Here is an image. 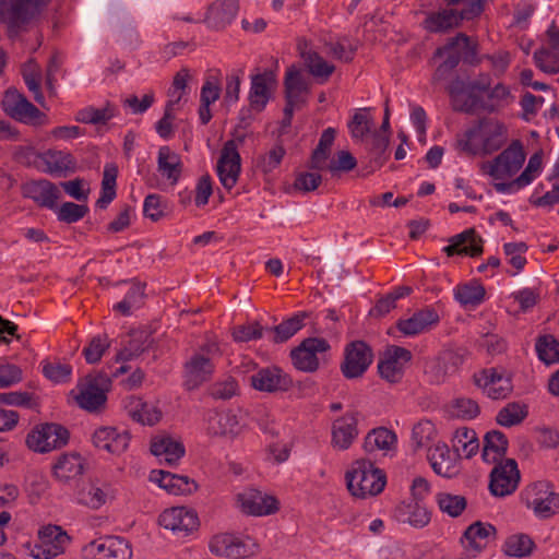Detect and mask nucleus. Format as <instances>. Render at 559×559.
Wrapping results in <instances>:
<instances>
[{
  "mask_svg": "<svg viewBox=\"0 0 559 559\" xmlns=\"http://www.w3.org/2000/svg\"><path fill=\"white\" fill-rule=\"evenodd\" d=\"M432 59H442L431 78V83L437 85L447 81L461 61L469 66L480 62L478 43L465 33H457L435 50Z\"/></svg>",
  "mask_w": 559,
  "mask_h": 559,
  "instance_id": "f257e3e1",
  "label": "nucleus"
},
{
  "mask_svg": "<svg viewBox=\"0 0 559 559\" xmlns=\"http://www.w3.org/2000/svg\"><path fill=\"white\" fill-rule=\"evenodd\" d=\"M491 78L489 74H479L478 78L468 81V86L462 103L453 105L455 111L473 115L481 110L484 93L488 90Z\"/></svg>",
  "mask_w": 559,
  "mask_h": 559,
  "instance_id": "72a5a7b5",
  "label": "nucleus"
},
{
  "mask_svg": "<svg viewBox=\"0 0 559 559\" xmlns=\"http://www.w3.org/2000/svg\"><path fill=\"white\" fill-rule=\"evenodd\" d=\"M509 98H511V92L506 84L497 83L495 86H491L490 81L488 90L484 93L480 111L487 114L498 112L508 105Z\"/></svg>",
  "mask_w": 559,
  "mask_h": 559,
  "instance_id": "09e8293b",
  "label": "nucleus"
},
{
  "mask_svg": "<svg viewBox=\"0 0 559 559\" xmlns=\"http://www.w3.org/2000/svg\"><path fill=\"white\" fill-rule=\"evenodd\" d=\"M88 206L85 204H76L73 202H64L57 211L59 222L73 224L81 221L87 213Z\"/></svg>",
  "mask_w": 559,
  "mask_h": 559,
  "instance_id": "69168bd1",
  "label": "nucleus"
},
{
  "mask_svg": "<svg viewBox=\"0 0 559 559\" xmlns=\"http://www.w3.org/2000/svg\"><path fill=\"white\" fill-rule=\"evenodd\" d=\"M213 371L212 360L202 353H195L185 365V385L194 390L209 381Z\"/></svg>",
  "mask_w": 559,
  "mask_h": 559,
  "instance_id": "7c9ffc66",
  "label": "nucleus"
},
{
  "mask_svg": "<svg viewBox=\"0 0 559 559\" xmlns=\"http://www.w3.org/2000/svg\"><path fill=\"white\" fill-rule=\"evenodd\" d=\"M306 317V313L298 312L287 320H284L278 325L265 328L266 338L275 344L287 342L304 328Z\"/></svg>",
  "mask_w": 559,
  "mask_h": 559,
  "instance_id": "37998d69",
  "label": "nucleus"
},
{
  "mask_svg": "<svg viewBox=\"0 0 559 559\" xmlns=\"http://www.w3.org/2000/svg\"><path fill=\"white\" fill-rule=\"evenodd\" d=\"M330 348L325 338L308 337L292 349L290 359L297 370L312 373L319 369L321 361H326L325 354Z\"/></svg>",
  "mask_w": 559,
  "mask_h": 559,
  "instance_id": "0eeeda50",
  "label": "nucleus"
},
{
  "mask_svg": "<svg viewBox=\"0 0 559 559\" xmlns=\"http://www.w3.org/2000/svg\"><path fill=\"white\" fill-rule=\"evenodd\" d=\"M44 4V0H1L0 22L7 26L10 36H15Z\"/></svg>",
  "mask_w": 559,
  "mask_h": 559,
  "instance_id": "423d86ee",
  "label": "nucleus"
},
{
  "mask_svg": "<svg viewBox=\"0 0 559 559\" xmlns=\"http://www.w3.org/2000/svg\"><path fill=\"white\" fill-rule=\"evenodd\" d=\"M366 140V147L370 155V163L373 169L380 168L388 160L386 153L390 138L381 132H372Z\"/></svg>",
  "mask_w": 559,
  "mask_h": 559,
  "instance_id": "8fccbe9b",
  "label": "nucleus"
},
{
  "mask_svg": "<svg viewBox=\"0 0 559 559\" xmlns=\"http://www.w3.org/2000/svg\"><path fill=\"white\" fill-rule=\"evenodd\" d=\"M69 431L59 424H41L33 428L26 437L29 450L46 453L68 443Z\"/></svg>",
  "mask_w": 559,
  "mask_h": 559,
  "instance_id": "1a4fd4ad",
  "label": "nucleus"
},
{
  "mask_svg": "<svg viewBox=\"0 0 559 559\" xmlns=\"http://www.w3.org/2000/svg\"><path fill=\"white\" fill-rule=\"evenodd\" d=\"M454 447L457 452H462L466 459L475 455L479 448V441L475 430L461 427L457 428L454 435Z\"/></svg>",
  "mask_w": 559,
  "mask_h": 559,
  "instance_id": "052dcab7",
  "label": "nucleus"
},
{
  "mask_svg": "<svg viewBox=\"0 0 559 559\" xmlns=\"http://www.w3.org/2000/svg\"><path fill=\"white\" fill-rule=\"evenodd\" d=\"M357 413L347 412L342 417L336 418L332 424L333 448L347 450L358 436Z\"/></svg>",
  "mask_w": 559,
  "mask_h": 559,
  "instance_id": "c85d7f7f",
  "label": "nucleus"
},
{
  "mask_svg": "<svg viewBox=\"0 0 559 559\" xmlns=\"http://www.w3.org/2000/svg\"><path fill=\"white\" fill-rule=\"evenodd\" d=\"M485 295V287L477 282L457 285L454 288L455 300L464 307L479 306L484 301Z\"/></svg>",
  "mask_w": 559,
  "mask_h": 559,
  "instance_id": "864d4df0",
  "label": "nucleus"
},
{
  "mask_svg": "<svg viewBox=\"0 0 559 559\" xmlns=\"http://www.w3.org/2000/svg\"><path fill=\"white\" fill-rule=\"evenodd\" d=\"M485 4L486 0H471L460 10L447 5L437 11L427 12L421 26L429 33H448L460 27L464 21H473L479 17L485 11Z\"/></svg>",
  "mask_w": 559,
  "mask_h": 559,
  "instance_id": "7ed1b4c3",
  "label": "nucleus"
},
{
  "mask_svg": "<svg viewBox=\"0 0 559 559\" xmlns=\"http://www.w3.org/2000/svg\"><path fill=\"white\" fill-rule=\"evenodd\" d=\"M440 317L435 308L426 307L416 311L407 319H400L396 322L397 330L405 336H415L429 331L437 325Z\"/></svg>",
  "mask_w": 559,
  "mask_h": 559,
  "instance_id": "cd10ccee",
  "label": "nucleus"
},
{
  "mask_svg": "<svg viewBox=\"0 0 559 559\" xmlns=\"http://www.w3.org/2000/svg\"><path fill=\"white\" fill-rule=\"evenodd\" d=\"M507 129L503 123L481 118L477 123L457 135L455 148L467 155L491 154L502 147Z\"/></svg>",
  "mask_w": 559,
  "mask_h": 559,
  "instance_id": "f03ea898",
  "label": "nucleus"
},
{
  "mask_svg": "<svg viewBox=\"0 0 559 559\" xmlns=\"http://www.w3.org/2000/svg\"><path fill=\"white\" fill-rule=\"evenodd\" d=\"M528 250V247L525 242H507L503 245V252L507 257L508 263L515 269L514 272L510 274L512 276L516 275L520 271H522L526 264V258L524 254Z\"/></svg>",
  "mask_w": 559,
  "mask_h": 559,
  "instance_id": "e2e57ef3",
  "label": "nucleus"
},
{
  "mask_svg": "<svg viewBox=\"0 0 559 559\" xmlns=\"http://www.w3.org/2000/svg\"><path fill=\"white\" fill-rule=\"evenodd\" d=\"M150 480L171 495H190L198 489V485L188 476L173 474L170 472L154 469L150 474Z\"/></svg>",
  "mask_w": 559,
  "mask_h": 559,
  "instance_id": "473e14b6",
  "label": "nucleus"
},
{
  "mask_svg": "<svg viewBox=\"0 0 559 559\" xmlns=\"http://www.w3.org/2000/svg\"><path fill=\"white\" fill-rule=\"evenodd\" d=\"M436 502L440 511L450 518H459L467 507V500L464 496L450 492H438Z\"/></svg>",
  "mask_w": 559,
  "mask_h": 559,
  "instance_id": "4d7b16f0",
  "label": "nucleus"
},
{
  "mask_svg": "<svg viewBox=\"0 0 559 559\" xmlns=\"http://www.w3.org/2000/svg\"><path fill=\"white\" fill-rule=\"evenodd\" d=\"M497 528L489 522L475 521L461 536V544L467 554L476 556L484 551L491 539H496Z\"/></svg>",
  "mask_w": 559,
  "mask_h": 559,
  "instance_id": "b1692460",
  "label": "nucleus"
},
{
  "mask_svg": "<svg viewBox=\"0 0 559 559\" xmlns=\"http://www.w3.org/2000/svg\"><path fill=\"white\" fill-rule=\"evenodd\" d=\"M23 79L29 92L33 93L34 99L38 104H43L44 95L40 88L41 74L35 62L31 61L28 68L24 69Z\"/></svg>",
  "mask_w": 559,
  "mask_h": 559,
  "instance_id": "338daca9",
  "label": "nucleus"
},
{
  "mask_svg": "<svg viewBox=\"0 0 559 559\" xmlns=\"http://www.w3.org/2000/svg\"><path fill=\"white\" fill-rule=\"evenodd\" d=\"M508 439L499 430L488 431L484 437L483 460L487 463H496L506 455Z\"/></svg>",
  "mask_w": 559,
  "mask_h": 559,
  "instance_id": "49530a36",
  "label": "nucleus"
},
{
  "mask_svg": "<svg viewBox=\"0 0 559 559\" xmlns=\"http://www.w3.org/2000/svg\"><path fill=\"white\" fill-rule=\"evenodd\" d=\"M75 501L91 510H99L114 497L111 484L102 479H88L78 486Z\"/></svg>",
  "mask_w": 559,
  "mask_h": 559,
  "instance_id": "a211bd4d",
  "label": "nucleus"
},
{
  "mask_svg": "<svg viewBox=\"0 0 559 559\" xmlns=\"http://www.w3.org/2000/svg\"><path fill=\"white\" fill-rule=\"evenodd\" d=\"M412 357V353L407 348L389 345L378 362L380 377L390 383L401 382L406 365L411 362Z\"/></svg>",
  "mask_w": 559,
  "mask_h": 559,
  "instance_id": "2eb2a0df",
  "label": "nucleus"
},
{
  "mask_svg": "<svg viewBox=\"0 0 559 559\" xmlns=\"http://www.w3.org/2000/svg\"><path fill=\"white\" fill-rule=\"evenodd\" d=\"M523 498L526 507L540 519H548L559 512V495L547 481H536L530 485L524 490Z\"/></svg>",
  "mask_w": 559,
  "mask_h": 559,
  "instance_id": "6e6552de",
  "label": "nucleus"
},
{
  "mask_svg": "<svg viewBox=\"0 0 559 559\" xmlns=\"http://www.w3.org/2000/svg\"><path fill=\"white\" fill-rule=\"evenodd\" d=\"M372 361V348L364 341H353L344 348L341 371L346 379H357L364 376Z\"/></svg>",
  "mask_w": 559,
  "mask_h": 559,
  "instance_id": "9b49d317",
  "label": "nucleus"
},
{
  "mask_svg": "<svg viewBox=\"0 0 559 559\" xmlns=\"http://www.w3.org/2000/svg\"><path fill=\"white\" fill-rule=\"evenodd\" d=\"M238 9V0H216L209 7L204 22L210 28H224L234 21Z\"/></svg>",
  "mask_w": 559,
  "mask_h": 559,
  "instance_id": "e433bc0d",
  "label": "nucleus"
},
{
  "mask_svg": "<svg viewBox=\"0 0 559 559\" xmlns=\"http://www.w3.org/2000/svg\"><path fill=\"white\" fill-rule=\"evenodd\" d=\"M25 198L33 200L38 206L53 210L61 193L58 187L47 180L38 179L25 182L22 186Z\"/></svg>",
  "mask_w": 559,
  "mask_h": 559,
  "instance_id": "a878e982",
  "label": "nucleus"
},
{
  "mask_svg": "<svg viewBox=\"0 0 559 559\" xmlns=\"http://www.w3.org/2000/svg\"><path fill=\"white\" fill-rule=\"evenodd\" d=\"M373 126L374 121L369 115L368 108L356 110L347 124L352 138L359 141H365V139L371 134Z\"/></svg>",
  "mask_w": 559,
  "mask_h": 559,
  "instance_id": "5fc2aeb1",
  "label": "nucleus"
},
{
  "mask_svg": "<svg viewBox=\"0 0 559 559\" xmlns=\"http://www.w3.org/2000/svg\"><path fill=\"white\" fill-rule=\"evenodd\" d=\"M449 255L478 257L483 253V239L474 228H468L450 239V245L443 248Z\"/></svg>",
  "mask_w": 559,
  "mask_h": 559,
  "instance_id": "2f4dec72",
  "label": "nucleus"
},
{
  "mask_svg": "<svg viewBox=\"0 0 559 559\" xmlns=\"http://www.w3.org/2000/svg\"><path fill=\"white\" fill-rule=\"evenodd\" d=\"M209 547L212 554L229 559H246L258 551V545L252 539H242L227 533L214 536Z\"/></svg>",
  "mask_w": 559,
  "mask_h": 559,
  "instance_id": "ddd939ff",
  "label": "nucleus"
},
{
  "mask_svg": "<svg viewBox=\"0 0 559 559\" xmlns=\"http://www.w3.org/2000/svg\"><path fill=\"white\" fill-rule=\"evenodd\" d=\"M535 348L538 358L546 365L559 362V342L552 335L540 336Z\"/></svg>",
  "mask_w": 559,
  "mask_h": 559,
  "instance_id": "680f3d73",
  "label": "nucleus"
},
{
  "mask_svg": "<svg viewBox=\"0 0 559 559\" xmlns=\"http://www.w3.org/2000/svg\"><path fill=\"white\" fill-rule=\"evenodd\" d=\"M474 383L491 400H503L510 395L511 378L496 368H487L474 374Z\"/></svg>",
  "mask_w": 559,
  "mask_h": 559,
  "instance_id": "6ab92c4d",
  "label": "nucleus"
},
{
  "mask_svg": "<svg viewBox=\"0 0 559 559\" xmlns=\"http://www.w3.org/2000/svg\"><path fill=\"white\" fill-rule=\"evenodd\" d=\"M394 518L403 524L415 528H423L431 521V513L423 502L406 500L399 503L394 510Z\"/></svg>",
  "mask_w": 559,
  "mask_h": 559,
  "instance_id": "f704fd0d",
  "label": "nucleus"
},
{
  "mask_svg": "<svg viewBox=\"0 0 559 559\" xmlns=\"http://www.w3.org/2000/svg\"><path fill=\"white\" fill-rule=\"evenodd\" d=\"M2 109L11 118L24 123H34L41 116L40 110L16 90L5 92Z\"/></svg>",
  "mask_w": 559,
  "mask_h": 559,
  "instance_id": "393cba45",
  "label": "nucleus"
},
{
  "mask_svg": "<svg viewBox=\"0 0 559 559\" xmlns=\"http://www.w3.org/2000/svg\"><path fill=\"white\" fill-rule=\"evenodd\" d=\"M238 501L245 513L255 516L269 515L278 509V502L274 497L257 490L238 495Z\"/></svg>",
  "mask_w": 559,
  "mask_h": 559,
  "instance_id": "c9c22d12",
  "label": "nucleus"
},
{
  "mask_svg": "<svg viewBox=\"0 0 559 559\" xmlns=\"http://www.w3.org/2000/svg\"><path fill=\"white\" fill-rule=\"evenodd\" d=\"M253 389L260 392L278 393L287 392L293 386L292 377L277 366H269L259 369L250 377Z\"/></svg>",
  "mask_w": 559,
  "mask_h": 559,
  "instance_id": "aec40b11",
  "label": "nucleus"
},
{
  "mask_svg": "<svg viewBox=\"0 0 559 559\" xmlns=\"http://www.w3.org/2000/svg\"><path fill=\"white\" fill-rule=\"evenodd\" d=\"M526 154L520 140H513L489 164L488 175L495 179H503L515 175L523 166Z\"/></svg>",
  "mask_w": 559,
  "mask_h": 559,
  "instance_id": "4468645a",
  "label": "nucleus"
},
{
  "mask_svg": "<svg viewBox=\"0 0 559 559\" xmlns=\"http://www.w3.org/2000/svg\"><path fill=\"white\" fill-rule=\"evenodd\" d=\"M36 167L43 173L61 177L76 171V159L66 151L47 150L36 154Z\"/></svg>",
  "mask_w": 559,
  "mask_h": 559,
  "instance_id": "412c9836",
  "label": "nucleus"
},
{
  "mask_svg": "<svg viewBox=\"0 0 559 559\" xmlns=\"http://www.w3.org/2000/svg\"><path fill=\"white\" fill-rule=\"evenodd\" d=\"M109 346L110 342L108 336L106 334H98L92 337L87 346L83 348L82 355L87 364H96L102 359Z\"/></svg>",
  "mask_w": 559,
  "mask_h": 559,
  "instance_id": "0e129e2a",
  "label": "nucleus"
},
{
  "mask_svg": "<svg viewBox=\"0 0 559 559\" xmlns=\"http://www.w3.org/2000/svg\"><path fill=\"white\" fill-rule=\"evenodd\" d=\"M542 153H534L522 174L514 180L518 189L528 186L539 175L542 170Z\"/></svg>",
  "mask_w": 559,
  "mask_h": 559,
  "instance_id": "774afa93",
  "label": "nucleus"
},
{
  "mask_svg": "<svg viewBox=\"0 0 559 559\" xmlns=\"http://www.w3.org/2000/svg\"><path fill=\"white\" fill-rule=\"evenodd\" d=\"M427 457L437 475L452 478L459 474V455L453 454L447 444L429 448Z\"/></svg>",
  "mask_w": 559,
  "mask_h": 559,
  "instance_id": "c756f323",
  "label": "nucleus"
},
{
  "mask_svg": "<svg viewBox=\"0 0 559 559\" xmlns=\"http://www.w3.org/2000/svg\"><path fill=\"white\" fill-rule=\"evenodd\" d=\"M396 442V435L384 427L374 428L367 433L364 440V449L368 453L378 450L388 451Z\"/></svg>",
  "mask_w": 559,
  "mask_h": 559,
  "instance_id": "603ef678",
  "label": "nucleus"
},
{
  "mask_svg": "<svg viewBox=\"0 0 559 559\" xmlns=\"http://www.w3.org/2000/svg\"><path fill=\"white\" fill-rule=\"evenodd\" d=\"M84 461L78 453L62 454L53 465V475L61 483H68L81 476Z\"/></svg>",
  "mask_w": 559,
  "mask_h": 559,
  "instance_id": "c03bdc74",
  "label": "nucleus"
},
{
  "mask_svg": "<svg viewBox=\"0 0 559 559\" xmlns=\"http://www.w3.org/2000/svg\"><path fill=\"white\" fill-rule=\"evenodd\" d=\"M70 536L61 526L47 525L38 532V543L31 547L29 555L35 559H55L64 552Z\"/></svg>",
  "mask_w": 559,
  "mask_h": 559,
  "instance_id": "9d476101",
  "label": "nucleus"
},
{
  "mask_svg": "<svg viewBox=\"0 0 559 559\" xmlns=\"http://www.w3.org/2000/svg\"><path fill=\"white\" fill-rule=\"evenodd\" d=\"M346 483L353 496L365 499L379 495L384 489L386 477L372 462L357 460L346 473Z\"/></svg>",
  "mask_w": 559,
  "mask_h": 559,
  "instance_id": "20e7f679",
  "label": "nucleus"
},
{
  "mask_svg": "<svg viewBox=\"0 0 559 559\" xmlns=\"http://www.w3.org/2000/svg\"><path fill=\"white\" fill-rule=\"evenodd\" d=\"M151 452L168 465L176 464L186 453L185 445L170 437H156L151 442Z\"/></svg>",
  "mask_w": 559,
  "mask_h": 559,
  "instance_id": "79ce46f5",
  "label": "nucleus"
},
{
  "mask_svg": "<svg viewBox=\"0 0 559 559\" xmlns=\"http://www.w3.org/2000/svg\"><path fill=\"white\" fill-rule=\"evenodd\" d=\"M307 71L319 84H324L335 71V66L328 62L321 55L314 50L301 52Z\"/></svg>",
  "mask_w": 559,
  "mask_h": 559,
  "instance_id": "a18cd8bd",
  "label": "nucleus"
},
{
  "mask_svg": "<svg viewBox=\"0 0 559 559\" xmlns=\"http://www.w3.org/2000/svg\"><path fill=\"white\" fill-rule=\"evenodd\" d=\"M528 415L527 406L518 402L508 403L497 416V423L502 427H512L521 424Z\"/></svg>",
  "mask_w": 559,
  "mask_h": 559,
  "instance_id": "bf43d9fd",
  "label": "nucleus"
},
{
  "mask_svg": "<svg viewBox=\"0 0 559 559\" xmlns=\"http://www.w3.org/2000/svg\"><path fill=\"white\" fill-rule=\"evenodd\" d=\"M238 425V418L233 412H214L209 416L206 429L211 436H226L236 433Z\"/></svg>",
  "mask_w": 559,
  "mask_h": 559,
  "instance_id": "de8ad7c7",
  "label": "nucleus"
},
{
  "mask_svg": "<svg viewBox=\"0 0 559 559\" xmlns=\"http://www.w3.org/2000/svg\"><path fill=\"white\" fill-rule=\"evenodd\" d=\"M520 481L518 463L513 459L500 461L490 473L489 491L495 497L513 493Z\"/></svg>",
  "mask_w": 559,
  "mask_h": 559,
  "instance_id": "f3484780",
  "label": "nucleus"
},
{
  "mask_svg": "<svg viewBox=\"0 0 559 559\" xmlns=\"http://www.w3.org/2000/svg\"><path fill=\"white\" fill-rule=\"evenodd\" d=\"M534 540L524 533L508 536L502 545V552L509 557L523 558L530 556L535 549Z\"/></svg>",
  "mask_w": 559,
  "mask_h": 559,
  "instance_id": "3c124183",
  "label": "nucleus"
},
{
  "mask_svg": "<svg viewBox=\"0 0 559 559\" xmlns=\"http://www.w3.org/2000/svg\"><path fill=\"white\" fill-rule=\"evenodd\" d=\"M83 552L88 559H131L132 548L130 543L119 536H102L83 547Z\"/></svg>",
  "mask_w": 559,
  "mask_h": 559,
  "instance_id": "f8f14e48",
  "label": "nucleus"
},
{
  "mask_svg": "<svg viewBox=\"0 0 559 559\" xmlns=\"http://www.w3.org/2000/svg\"><path fill=\"white\" fill-rule=\"evenodd\" d=\"M277 88V75L275 71L265 69L250 75V90L248 93V103L255 112H262L273 98Z\"/></svg>",
  "mask_w": 559,
  "mask_h": 559,
  "instance_id": "dca6fc26",
  "label": "nucleus"
},
{
  "mask_svg": "<svg viewBox=\"0 0 559 559\" xmlns=\"http://www.w3.org/2000/svg\"><path fill=\"white\" fill-rule=\"evenodd\" d=\"M546 35L548 38L549 48L542 47L537 49L533 55V59L535 66L539 70L545 73L555 74L559 72V67L548 62V59L551 56V51L559 52V27L556 25L555 21H552L548 26Z\"/></svg>",
  "mask_w": 559,
  "mask_h": 559,
  "instance_id": "ea45409f",
  "label": "nucleus"
},
{
  "mask_svg": "<svg viewBox=\"0 0 559 559\" xmlns=\"http://www.w3.org/2000/svg\"><path fill=\"white\" fill-rule=\"evenodd\" d=\"M110 388L111 378L108 373L102 371L87 374L78 382L74 399L81 408L91 413L97 412L105 406Z\"/></svg>",
  "mask_w": 559,
  "mask_h": 559,
  "instance_id": "39448f33",
  "label": "nucleus"
},
{
  "mask_svg": "<svg viewBox=\"0 0 559 559\" xmlns=\"http://www.w3.org/2000/svg\"><path fill=\"white\" fill-rule=\"evenodd\" d=\"M310 82L296 66L287 68L284 76V97L307 104Z\"/></svg>",
  "mask_w": 559,
  "mask_h": 559,
  "instance_id": "4c0bfd02",
  "label": "nucleus"
},
{
  "mask_svg": "<svg viewBox=\"0 0 559 559\" xmlns=\"http://www.w3.org/2000/svg\"><path fill=\"white\" fill-rule=\"evenodd\" d=\"M116 116V108L107 104L103 108L86 107L78 111L75 120L81 123L105 124Z\"/></svg>",
  "mask_w": 559,
  "mask_h": 559,
  "instance_id": "13d9d810",
  "label": "nucleus"
},
{
  "mask_svg": "<svg viewBox=\"0 0 559 559\" xmlns=\"http://www.w3.org/2000/svg\"><path fill=\"white\" fill-rule=\"evenodd\" d=\"M183 169L181 157L169 146H162L157 154V170L171 186L178 183Z\"/></svg>",
  "mask_w": 559,
  "mask_h": 559,
  "instance_id": "a19ab883",
  "label": "nucleus"
},
{
  "mask_svg": "<svg viewBox=\"0 0 559 559\" xmlns=\"http://www.w3.org/2000/svg\"><path fill=\"white\" fill-rule=\"evenodd\" d=\"M162 527L171 531L175 535L183 537L197 530L199 519L193 510L185 507H175L165 510L158 518Z\"/></svg>",
  "mask_w": 559,
  "mask_h": 559,
  "instance_id": "4be33fe9",
  "label": "nucleus"
},
{
  "mask_svg": "<svg viewBox=\"0 0 559 559\" xmlns=\"http://www.w3.org/2000/svg\"><path fill=\"white\" fill-rule=\"evenodd\" d=\"M241 158L235 141H227L221 152L219 159L217 162V176L222 186L228 190L235 187L240 170H241Z\"/></svg>",
  "mask_w": 559,
  "mask_h": 559,
  "instance_id": "5701e85b",
  "label": "nucleus"
},
{
  "mask_svg": "<svg viewBox=\"0 0 559 559\" xmlns=\"http://www.w3.org/2000/svg\"><path fill=\"white\" fill-rule=\"evenodd\" d=\"M145 286L140 283H133L124 295L123 299L114 305L112 309L122 316H130L133 310L139 309L144 301Z\"/></svg>",
  "mask_w": 559,
  "mask_h": 559,
  "instance_id": "6e6d98bb",
  "label": "nucleus"
},
{
  "mask_svg": "<svg viewBox=\"0 0 559 559\" xmlns=\"http://www.w3.org/2000/svg\"><path fill=\"white\" fill-rule=\"evenodd\" d=\"M131 436L128 430H118L115 427H100L92 437L93 444L111 454L123 453L130 443Z\"/></svg>",
  "mask_w": 559,
  "mask_h": 559,
  "instance_id": "bb28decb",
  "label": "nucleus"
},
{
  "mask_svg": "<svg viewBox=\"0 0 559 559\" xmlns=\"http://www.w3.org/2000/svg\"><path fill=\"white\" fill-rule=\"evenodd\" d=\"M123 403L128 416L141 425L153 426L160 419V411L139 396H128Z\"/></svg>",
  "mask_w": 559,
  "mask_h": 559,
  "instance_id": "58836bf2",
  "label": "nucleus"
}]
</instances>
